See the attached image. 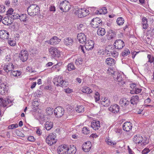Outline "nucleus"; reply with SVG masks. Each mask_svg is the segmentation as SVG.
<instances>
[{"instance_id":"f257e3e1","label":"nucleus","mask_w":154,"mask_h":154,"mask_svg":"<svg viewBox=\"0 0 154 154\" xmlns=\"http://www.w3.org/2000/svg\"><path fill=\"white\" fill-rule=\"evenodd\" d=\"M39 9V7L36 4H32L27 8V12L29 15L34 16L38 14Z\"/></svg>"},{"instance_id":"f03ea898","label":"nucleus","mask_w":154,"mask_h":154,"mask_svg":"<svg viewBox=\"0 0 154 154\" xmlns=\"http://www.w3.org/2000/svg\"><path fill=\"white\" fill-rule=\"evenodd\" d=\"M69 3L65 1L61 3L59 5V8L61 10L65 12L68 11L70 8Z\"/></svg>"},{"instance_id":"7ed1b4c3","label":"nucleus","mask_w":154,"mask_h":154,"mask_svg":"<svg viewBox=\"0 0 154 154\" xmlns=\"http://www.w3.org/2000/svg\"><path fill=\"white\" fill-rule=\"evenodd\" d=\"M64 109L61 106H58L54 110V113L56 116L58 118L62 117L64 114Z\"/></svg>"},{"instance_id":"20e7f679","label":"nucleus","mask_w":154,"mask_h":154,"mask_svg":"<svg viewBox=\"0 0 154 154\" xmlns=\"http://www.w3.org/2000/svg\"><path fill=\"white\" fill-rule=\"evenodd\" d=\"M102 22L100 18L96 17L92 19L91 24L94 28H97L101 25Z\"/></svg>"},{"instance_id":"39448f33","label":"nucleus","mask_w":154,"mask_h":154,"mask_svg":"<svg viewBox=\"0 0 154 154\" xmlns=\"http://www.w3.org/2000/svg\"><path fill=\"white\" fill-rule=\"evenodd\" d=\"M55 138V137L53 134L49 135L46 138V142L49 145H52L55 143L57 141Z\"/></svg>"},{"instance_id":"423d86ee","label":"nucleus","mask_w":154,"mask_h":154,"mask_svg":"<svg viewBox=\"0 0 154 154\" xmlns=\"http://www.w3.org/2000/svg\"><path fill=\"white\" fill-rule=\"evenodd\" d=\"M114 45L116 48L119 50L121 49L125 46L124 42L121 39L116 40Z\"/></svg>"},{"instance_id":"0eeeda50","label":"nucleus","mask_w":154,"mask_h":154,"mask_svg":"<svg viewBox=\"0 0 154 154\" xmlns=\"http://www.w3.org/2000/svg\"><path fill=\"white\" fill-rule=\"evenodd\" d=\"M0 100L2 102V106L3 108L9 106H8V104L11 102V101L8 98H5V96L0 97Z\"/></svg>"},{"instance_id":"6e6552de","label":"nucleus","mask_w":154,"mask_h":154,"mask_svg":"<svg viewBox=\"0 0 154 154\" xmlns=\"http://www.w3.org/2000/svg\"><path fill=\"white\" fill-rule=\"evenodd\" d=\"M28 54L25 50H22L20 52L19 57L20 59L23 61H26L28 58Z\"/></svg>"},{"instance_id":"1a4fd4ad","label":"nucleus","mask_w":154,"mask_h":154,"mask_svg":"<svg viewBox=\"0 0 154 154\" xmlns=\"http://www.w3.org/2000/svg\"><path fill=\"white\" fill-rule=\"evenodd\" d=\"M50 54L54 57H59L60 56V52L57 48L51 47L49 49Z\"/></svg>"},{"instance_id":"9d476101","label":"nucleus","mask_w":154,"mask_h":154,"mask_svg":"<svg viewBox=\"0 0 154 154\" xmlns=\"http://www.w3.org/2000/svg\"><path fill=\"white\" fill-rule=\"evenodd\" d=\"M57 82L58 83V84H57V86L59 85L63 88L66 87L68 85V82L63 80L61 77L58 78L57 79Z\"/></svg>"},{"instance_id":"9b49d317","label":"nucleus","mask_w":154,"mask_h":154,"mask_svg":"<svg viewBox=\"0 0 154 154\" xmlns=\"http://www.w3.org/2000/svg\"><path fill=\"white\" fill-rule=\"evenodd\" d=\"M67 146L66 145H61L57 148V152L59 154H67Z\"/></svg>"},{"instance_id":"f8f14e48","label":"nucleus","mask_w":154,"mask_h":154,"mask_svg":"<svg viewBox=\"0 0 154 154\" xmlns=\"http://www.w3.org/2000/svg\"><path fill=\"white\" fill-rule=\"evenodd\" d=\"M111 73L113 75V77L114 79L116 81L121 82L123 80L122 75V74L119 72H115L113 73Z\"/></svg>"},{"instance_id":"ddd939ff","label":"nucleus","mask_w":154,"mask_h":154,"mask_svg":"<svg viewBox=\"0 0 154 154\" xmlns=\"http://www.w3.org/2000/svg\"><path fill=\"white\" fill-rule=\"evenodd\" d=\"M85 44V48L86 50H89L92 49L94 47V42L91 40L87 41Z\"/></svg>"},{"instance_id":"4468645a","label":"nucleus","mask_w":154,"mask_h":154,"mask_svg":"<svg viewBox=\"0 0 154 154\" xmlns=\"http://www.w3.org/2000/svg\"><path fill=\"white\" fill-rule=\"evenodd\" d=\"M132 125L129 122H126L123 124L122 126L123 130L126 131H129L131 130Z\"/></svg>"},{"instance_id":"2eb2a0df","label":"nucleus","mask_w":154,"mask_h":154,"mask_svg":"<svg viewBox=\"0 0 154 154\" xmlns=\"http://www.w3.org/2000/svg\"><path fill=\"white\" fill-rule=\"evenodd\" d=\"M119 106L116 104H115L111 105L109 108V110L111 112L114 113H117L119 111Z\"/></svg>"},{"instance_id":"dca6fc26","label":"nucleus","mask_w":154,"mask_h":154,"mask_svg":"<svg viewBox=\"0 0 154 154\" xmlns=\"http://www.w3.org/2000/svg\"><path fill=\"white\" fill-rule=\"evenodd\" d=\"M77 39L80 43L85 42L86 40V37L84 34L80 33L78 34Z\"/></svg>"},{"instance_id":"f3484780","label":"nucleus","mask_w":154,"mask_h":154,"mask_svg":"<svg viewBox=\"0 0 154 154\" xmlns=\"http://www.w3.org/2000/svg\"><path fill=\"white\" fill-rule=\"evenodd\" d=\"M7 93V90L6 88V85L4 84H0V94L2 96H5Z\"/></svg>"},{"instance_id":"a211bd4d","label":"nucleus","mask_w":154,"mask_h":154,"mask_svg":"<svg viewBox=\"0 0 154 154\" xmlns=\"http://www.w3.org/2000/svg\"><path fill=\"white\" fill-rule=\"evenodd\" d=\"M2 23L6 25H8L11 24L13 22V20H11L10 16L6 17L2 20Z\"/></svg>"},{"instance_id":"6ab92c4d","label":"nucleus","mask_w":154,"mask_h":154,"mask_svg":"<svg viewBox=\"0 0 154 154\" xmlns=\"http://www.w3.org/2000/svg\"><path fill=\"white\" fill-rule=\"evenodd\" d=\"M91 127L94 130H98L100 126V122L99 121H94L91 123Z\"/></svg>"},{"instance_id":"aec40b11","label":"nucleus","mask_w":154,"mask_h":154,"mask_svg":"<svg viewBox=\"0 0 154 154\" xmlns=\"http://www.w3.org/2000/svg\"><path fill=\"white\" fill-rule=\"evenodd\" d=\"M9 37V33L6 31H0V38L2 39H8Z\"/></svg>"},{"instance_id":"412c9836","label":"nucleus","mask_w":154,"mask_h":154,"mask_svg":"<svg viewBox=\"0 0 154 154\" xmlns=\"http://www.w3.org/2000/svg\"><path fill=\"white\" fill-rule=\"evenodd\" d=\"M14 68V66L11 63H8L7 65H5L4 67V70L7 73L8 72L10 71H11Z\"/></svg>"},{"instance_id":"4be33fe9","label":"nucleus","mask_w":154,"mask_h":154,"mask_svg":"<svg viewBox=\"0 0 154 154\" xmlns=\"http://www.w3.org/2000/svg\"><path fill=\"white\" fill-rule=\"evenodd\" d=\"M64 43L68 46H72L73 44L74 41L71 38H66L64 39Z\"/></svg>"},{"instance_id":"5701e85b","label":"nucleus","mask_w":154,"mask_h":154,"mask_svg":"<svg viewBox=\"0 0 154 154\" xmlns=\"http://www.w3.org/2000/svg\"><path fill=\"white\" fill-rule=\"evenodd\" d=\"M67 154H74L76 151V149L74 146H70L69 148L67 146Z\"/></svg>"},{"instance_id":"b1692460","label":"nucleus","mask_w":154,"mask_h":154,"mask_svg":"<svg viewBox=\"0 0 154 154\" xmlns=\"http://www.w3.org/2000/svg\"><path fill=\"white\" fill-rule=\"evenodd\" d=\"M142 137L139 134L134 135L133 138L134 143L136 144H140V141L142 140Z\"/></svg>"},{"instance_id":"393cba45","label":"nucleus","mask_w":154,"mask_h":154,"mask_svg":"<svg viewBox=\"0 0 154 154\" xmlns=\"http://www.w3.org/2000/svg\"><path fill=\"white\" fill-rule=\"evenodd\" d=\"M90 142L85 143L82 145V149L85 152H88L90 149L91 146L90 145Z\"/></svg>"},{"instance_id":"a878e982","label":"nucleus","mask_w":154,"mask_h":154,"mask_svg":"<svg viewBox=\"0 0 154 154\" xmlns=\"http://www.w3.org/2000/svg\"><path fill=\"white\" fill-rule=\"evenodd\" d=\"M101 104L104 106H108L110 104L109 99L106 98H102L101 99Z\"/></svg>"},{"instance_id":"bb28decb","label":"nucleus","mask_w":154,"mask_h":154,"mask_svg":"<svg viewBox=\"0 0 154 154\" xmlns=\"http://www.w3.org/2000/svg\"><path fill=\"white\" fill-rule=\"evenodd\" d=\"M53 123L52 122L48 121L45 124V128L46 130H50L53 127Z\"/></svg>"},{"instance_id":"cd10ccee","label":"nucleus","mask_w":154,"mask_h":154,"mask_svg":"<svg viewBox=\"0 0 154 154\" xmlns=\"http://www.w3.org/2000/svg\"><path fill=\"white\" fill-rule=\"evenodd\" d=\"M139 101V97L137 95L132 97L130 100L131 103L133 105H136Z\"/></svg>"},{"instance_id":"c85d7f7f","label":"nucleus","mask_w":154,"mask_h":154,"mask_svg":"<svg viewBox=\"0 0 154 154\" xmlns=\"http://www.w3.org/2000/svg\"><path fill=\"white\" fill-rule=\"evenodd\" d=\"M105 62L107 65L111 66L114 65L115 63L116 60L112 58L109 57L106 59Z\"/></svg>"},{"instance_id":"c756f323","label":"nucleus","mask_w":154,"mask_h":154,"mask_svg":"<svg viewBox=\"0 0 154 154\" xmlns=\"http://www.w3.org/2000/svg\"><path fill=\"white\" fill-rule=\"evenodd\" d=\"M107 10L106 7H103L102 8L97 10L95 12L96 14H105L107 13Z\"/></svg>"},{"instance_id":"7c9ffc66","label":"nucleus","mask_w":154,"mask_h":154,"mask_svg":"<svg viewBox=\"0 0 154 154\" xmlns=\"http://www.w3.org/2000/svg\"><path fill=\"white\" fill-rule=\"evenodd\" d=\"M19 19L21 21L26 22L28 20V16L26 14H22L19 16Z\"/></svg>"},{"instance_id":"2f4dec72","label":"nucleus","mask_w":154,"mask_h":154,"mask_svg":"<svg viewBox=\"0 0 154 154\" xmlns=\"http://www.w3.org/2000/svg\"><path fill=\"white\" fill-rule=\"evenodd\" d=\"M147 22V18L145 17H143L141 23L143 29H146L148 27V24Z\"/></svg>"},{"instance_id":"473e14b6","label":"nucleus","mask_w":154,"mask_h":154,"mask_svg":"<svg viewBox=\"0 0 154 154\" xmlns=\"http://www.w3.org/2000/svg\"><path fill=\"white\" fill-rule=\"evenodd\" d=\"M106 31L104 28L101 27L99 28L97 31V34L100 36H103L106 33Z\"/></svg>"},{"instance_id":"72a5a7b5","label":"nucleus","mask_w":154,"mask_h":154,"mask_svg":"<svg viewBox=\"0 0 154 154\" xmlns=\"http://www.w3.org/2000/svg\"><path fill=\"white\" fill-rule=\"evenodd\" d=\"M89 11L85 8H82L81 18L85 17L89 14Z\"/></svg>"},{"instance_id":"f704fd0d","label":"nucleus","mask_w":154,"mask_h":154,"mask_svg":"<svg viewBox=\"0 0 154 154\" xmlns=\"http://www.w3.org/2000/svg\"><path fill=\"white\" fill-rule=\"evenodd\" d=\"M142 140H141V141H140V143H141V145H144L148 143L149 142V140L146 137H142Z\"/></svg>"},{"instance_id":"c9c22d12","label":"nucleus","mask_w":154,"mask_h":154,"mask_svg":"<svg viewBox=\"0 0 154 154\" xmlns=\"http://www.w3.org/2000/svg\"><path fill=\"white\" fill-rule=\"evenodd\" d=\"M116 22L119 25H122L124 23V20L122 17H119L117 19Z\"/></svg>"},{"instance_id":"e433bc0d","label":"nucleus","mask_w":154,"mask_h":154,"mask_svg":"<svg viewBox=\"0 0 154 154\" xmlns=\"http://www.w3.org/2000/svg\"><path fill=\"white\" fill-rule=\"evenodd\" d=\"M51 39H52V41L54 45L58 44L61 40L60 39L58 38L56 36H54Z\"/></svg>"},{"instance_id":"4c0bfd02","label":"nucleus","mask_w":154,"mask_h":154,"mask_svg":"<svg viewBox=\"0 0 154 154\" xmlns=\"http://www.w3.org/2000/svg\"><path fill=\"white\" fill-rule=\"evenodd\" d=\"M84 107L83 106H78L75 109L76 112L80 113L84 111Z\"/></svg>"},{"instance_id":"58836bf2","label":"nucleus","mask_w":154,"mask_h":154,"mask_svg":"<svg viewBox=\"0 0 154 154\" xmlns=\"http://www.w3.org/2000/svg\"><path fill=\"white\" fill-rule=\"evenodd\" d=\"M116 36V33L115 32H112L111 33H109L108 35L107 38L108 40H110L113 39Z\"/></svg>"},{"instance_id":"ea45409f","label":"nucleus","mask_w":154,"mask_h":154,"mask_svg":"<svg viewBox=\"0 0 154 154\" xmlns=\"http://www.w3.org/2000/svg\"><path fill=\"white\" fill-rule=\"evenodd\" d=\"M108 51L109 52V54L110 53L112 56L114 57H117L119 55V53L115 50L111 51Z\"/></svg>"},{"instance_id":"a19ab883","label":"nucleus","mask_w":154,"mask_h":154,"mask_svg":"<svg viewBox=\"0 0 154 154\" xmlns=\"http://www.w3.org/2000/svg\"><path fill=\"white\" fill-rule=\"evenodd\" d=\"M75 69V67L73 63H69L67 66V69L68 71H70Z\"/></svg>"},{"instance_id":"79ce46f5","label":"nucleus","mask_w":154,"mask_h":154,"mask_svg":"<svg viewBox=\"0 0 154 154\" xmlns=\"http://www.w3.org/2000/svg\"><path fill=\"white\" fill-rule=\"evenodd\" d=\"M90 131L88 128L86 127H84L82 128V133L85 134H88L90 133Z\"/></svg>"},{"instance_id":"37998d69","label":"nucleus","mask_w":154,"mask_h":154,"mask_svg":"<svg viewBox=\"0 0 154 154\" xmlns=\"http://www.w3.org/2000/svg\"><path fill=\"white\" fill-rule=\"evenodd\" d=\"M12 75L14 76H19L20 75L21 72L19 71H13L11 72Z\"/></svg>"},{"instance_id":"c03bdc74","label":"nucleus","mask_w":154,"mask_h":154,"mask_svg":"<svg viewBox=\"0 0 154 154\" xmlns=\"http://www.w3.org/2000/svg\"><path fill=\"white\" fill-rule=\"evenodd\" d=\"M130 53L129 50L128 49H126L122 52V55L123 56H125L128 55Z\"/></svg>"},{"instance_id":"a18cd8bd","label":"nucleus","mask_w":154,"mask_h":154,"mask_svg":"<svg viewBox=\"0 0 154 154\" xmlns=\"http://www.w3.org/2000/svg\"><path fill=\"white\" fill-rule=\"evenodd\" d=\"M54 110L52 108L49 107H48L46 109L47 114L48 115H51L52 114V112Z\"/></svg>"},{"instance_id":"49530a36","label":"nucleus","mask_w":154,"mask_h":154,"mask_svg":"<svg viewBox=\"0 0 154 154\" xmlns=\"http://www.w3.org/2000/svg\"><path fill=\"white\" fill-rule=\"evenodd\" d=\"M147 58H148V62L152 63L154 61V58L153 57L151 56L150 54H148L147 56Z\"/></svg>"},{"instance_id":"de8ad7c7","label":"nucleus","mask_w":154,"mask_h":154,"mask_svg":"<svg viewBox=\"0 0 154 154\" xmlns=\"http://www.w3.org/2000/svg\"><path fill=\"white\" fill-rule=\"evenodd\" d=\"M100 95L99 93L97 92H96L95 94L94 98L95 101L97 102L100 100Z\"/></svg>"},{"instance_id":"09e8293b","label":"nucleus","mask_w":154,"mask_h":154,"mask_svg":"<svg viewBox=\"0 0 154 154\" xmlns=\"http://www.w3.org/2000/svg\"><path fill=\"white\" fill-rule=\"evenodd\" d=\"M125 101H126V98H123L120 99L119 101L120 104L122 106H125Z\"/></svg>"},{"instance_id":"8fccbe9b","label":"nucleus","mask_w":154,"mask_h":154,"mask_svg":"<svg viewBox=\"0 0 154 154\" xmlns=\"http://www.w3.org/2000/svg\"><path fill=\"white\" fill-rule=\"evenodd\" d=\"M82 10V8L78 9L75 12V14L76 15L79 17L81 18V13Z\"/></svg>"},{"instance_id":"3c124183","label":"nucleus","mask_w":154,"mask_h":154,"mask_svg":"<svg viewBox=\"0 0 154 154\" xmlns=\"http://www.w3.org/2000/svg\"><path fill=\"white\" fill-rule=\"evenodd\" d=\"M19 15L18 14H14L11 15L10 17L11 18V19H19Z\"/></svg>"},{"instance_id":"603ef678","label":"nucleus","mask_w":154,"mask_h":154,"mask_svg":"<svg viewBox=\"0 0 154 154\" xmlns=\"http://www.w3.org/2000/svg\"><path fill=\"white\" fill-rule=\"evenodd\" d=\"M13 11L14 10L12 8H10L7 12V15H11V16L13 14Z\"/></svg>"},{"instance_id":"864d4df0","label":"nucleus","mask_w":154,"mask_h":154,"mask_svg":"<svg viewBox=\"0 0 154 154\" xmlns=\"http://www.w3.org/2000/svg\"><path fill=\"white\" fill-rule=\"evenodd\" d=\"M82 62V60L81 58H78L76 59L75 61V63L77 65H79L80 64H81Z\"/></svg>"},{"instance_id":"5fc2aeb1","label":"nucleus","mask_w":154,"mask_h":154,"mask_svg":"<svg viewBox=\"0 0 154 154\" xmlns=\"http://www.w3.org/2000/svg\"><path fill=\"white\" fill-rule=\"evenodd\" d=\"M89 89V87H85L82 90V91L83 93H87L88 94L89 93V92L88 91V90Z\"/></svg>"},{"instance_id":"6e6d98bb","label":"nucleus","mask_w":154,"mask_h":154,"mask_svg":"<svg viewBox=\"0 0 154 154\" xmlns=\"http://www.w3.org/2000/svg\"><path fill=\"white\" fill-rule=\"evenodd\" d=\"M5 10V7L3 5H0V12L3 13Z\"/></svg>"},{"instance_id":"4d7b16f0","label":"nucleus","mask_w":154,"mask_h":154,"mask_svg":"<svg viewBox=\"0 0 154 154\" xmlns=\"http://www.w3.org/2000/svg\"><path fill=\"white\" fill-rule=\"evenodd\" d=\"M8 43L11 46H14L16 44L15 42L13 40H8Z\"/></svg>"},{"instance_id":"13d9d810","label":"nucleus","mask_w":154,"mask_h":154,"mask_svg":"<svg viewBox=\"0 0 154 154\" xmlns=\"http://www.w3.org/2000/svg\"><path fill=\"white\" fill-rule=\"evenodd\" d=\"M62 64V63L61 62H59L57 63L55 65H54L52 66V68H56L58 66H61Z\"/></svg>"},{"instance_id":"bf43d9fd","label":"nucleus","mask_w":154,"mask_h":154,"mask_svg":"<svg viewBox=\"0 0 154 154\" xmlns=\"http://www.w3.org/2000/svg\"><path fill=\"white\" fill-rule=\"evenodd\" d=\"M134 89V92L135 94H138L140 93L141 91V89L140 88H135Z\"/></svg>"},{"instance_id":"052dcab7","label":"nucleus","mask_w":154,"mask_h":154,"mask_svg":"<svg viewBox=\"0 0 154 154\" xmlns=\"http://www.w3.org/2000/svg\"><path fill=\"white\" fill-rule=\"evenodd\" d=\"M139 51L136 52L135 51H131V54H132V58L134 59L135 57L137 54L138 53Z\"/></svg>"},{"instance_id":"680f3d73","label":"nucleus","mask_w":154,"mask_h":154,"mask_svg":"<svg viewBox=\"0 0 154 154\" xmlns=\"http://www.w3.org/2000/svg\"><path fill=\"white\" fill-rule=\"evenodd\" d=\"M28 140L29 141L34 142L35 140L34 137L32 136L29 137L27 138Z\"/></svg>"},{"instance_id":"e2e57ef3","label":"nucleus","mask_w":154,"mask_h":154,"mask_svg":"<svg viewBox=\"0 0 154 154\" xmlns=\"http://www.w3.org/2000/svg\"><path fill=\"white\" fill-rule=\"evenodd\" d=\"M149 151V150L147 148H145L143 150L142 153V154H146Z\"/></svg>"},{"instance_id":"0e129e2a","label":"nucleus","mask_w":154,"mask_h":154,"mask_svg":"<svg viewBox=\"0 0 154 154\" xmlns=\"http://www.w3.org/2000/svg\"><path fill=\"white\" fill-rule=\"evenodd\" d=\"M72 91V90L69 88L66 89L65 90V92L67 93H70Z\"/></svg>"},{"instance_id":"69168bd1","label":"nucleus","mask_w":154,"mask_h":154,"mask_svg":"<svg viewBox=\"0 0 154 154\" xmlns=\"http://www.w3.org/2000/svg\"><path fill=\"white\" fill-rule=\"evenodd\" d=\"M36 133L37 134L40 135L42 133V131L40 129H38L36 131Z\"/></svg>"},{"instance_id":"338daca9","label":"nucleus","mask_w":154,"mask_h":154,"mask_svg":"<svg viewBox=\"0 0 154 154\" xmlns=\"http://www.w3.org/2000/svg\"><path fill=\"white\" fill-rule=\"evenodd\" d=\"M151 100L150 98H147L144 101L145 103L148 104L150 103Z\"/></svg>"},{"instance_id":"774afa93","label":"nucleus","mask_w":154,"mask_h":154,"mask_svg":"<svg viewBox=\"0 0 154 154\" xmlns=\"http://www.w3.org/2000/svg\"><path fill=\"white\" fill-rule=\"evenodd\" d=\"M36 84V82H33L32 83V84L31 86V88L32 89H33L35 87Z\"/></svg>"}]
</instances>
